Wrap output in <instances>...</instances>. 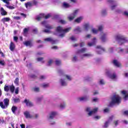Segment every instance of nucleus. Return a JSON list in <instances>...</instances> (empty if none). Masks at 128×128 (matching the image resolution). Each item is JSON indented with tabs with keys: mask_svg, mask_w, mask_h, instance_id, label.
I'll return each mask as SVG.
<instances>
[{
	"mask_svg": "<svg viewBox=\"0 0 128 128\" xmlns=\"http://www.w3.org/2000/svg\"><path fill=\"white\" fill-rule=\"evenodd\" d=\"M115 40H116L120 46H122L124 44L128 42V38L122 34H118L116 35L115 36Z\"/></svg>",
	"mask_w": 128,
	"mask_h": 128,
	"instance_id": "1",
	"label": "nucleus"
},
{
	"mask_svg": "<svg viewBox=\"0 0 128 128\" xmlns=\"http://www.w3.org/2000/svg\"><path fill=\"white\" fill-rule=\"evenodd\" d=\"M70 30H72V28L70 27L64 29L62 27L59 26L56 28V32L60 33L59 36H60V38H64L66 36V34Z\"/></svg>",
	"mask_w": 128,
	"mask_h": 128,
	"instance_id": "2",
	"label": "nucleus"
},
{
	"mask_svg": "<svg viewBox=\"0 0 128 128\" xmlns=\"http://www.w3.org/2000/svg\"><path fill=\"white\" fill-rule=\"evenodd\" d=\"M122 98L118 95H114L111 98V102L110 103V106H112L114 104H120Z\"/></svg>",
	"mask_w": 128,
	"mask_h": 128,
	"instance_id": "3",
	"label": "nucleus"
},
{
	"mask_svg": "<svg viewBox=\"0 0 128 128\" xmlns=\"http://www.w3.org/2000/svg\"><path fill=\"white\" fill-rule=\"evenodd\" d=\"M86 110L88 112V116H92V114H94L98 112V108H96L92 110V108L87 107L86 109Z\"/></svg>",
	"mask_w": 128,
	"mask_h": 128,
	"instance_id": "4",
	"label": "nucleus"
},
{
	"mask_svg": "<svg viewBox=\"0 0 128 128\" xmlns=\"http://www.w3.org/2000/svg\"><path fill=\"white\" fill-rule=\"evenodd\" d=\"M58 74H60V76H63L64 78H66V80L70 82L72 80V78L70 75L64 74V72L62 69H59L58 70Z\"/></svg>",
	"mask_w": 128,
	"mask_h": 128,
	"instance_id": "5",
	"label": "nucleus"
},
{
	"mask_svg": "<svg viewBox=\"0 0 128 128\" xmlns=\"http://www.w3.org/2000/svg\"><path fill=\"white\" fill-rule=\"evenodd\" d=\"M9 102L10 100L8 98H6L4 99V102H0V108H2L3 110H6V108H7L8 106Z\"/></svg>",
	"mask_w": 128,
	"mask_h": 128,
	"instance_id": "6",
	"label": "nucleus"
},
{
	"mask_svg": "<svg viewBox=\"0 0 128 128\" xmlns=\"http://www.w3.org/2000/svg\"><path fill=\"white\" fill-rule=\"evenodd\" d=\"M46 24L47 22L46 21H44L42 23V26H44L45 28H48V29L44 30H43V32H46V34H50V30H52V28H53V27L52 26Z\"/></svg>",
	"mask_w": 128,
	"mask_h": 128,
	"instance_id": "7",
	"label": "nucleus"
},
{
	"mask_svg": "<svg viewBox=\"0 0 128 128\" xmlns=\"http://www.w3.org/2000/svg\"><path fill=\"white\" fill-rule=\"evenodd\" d=\"M14 85H5L4 87V92H8V90H10V92L14 94Z\"/></svg>",
	"mask_w": 128,
	"mask_h": 128,
	"instance_id": "8",
	"label": "nucleus"
},
{
	"mask_svg": "<svg viewBox=\"0 0 128 128\" xmlns=\"http://www.w3.org/2000/svg\"><path fill=\"white\" fill-rule=\"evenodd\" d=\"M78 12H80V10L77 9L75 10L73 12V14H71L70 15L68 16V20H70V22H71V20H74V18H76V14H78Z\"/></svg>",
	"mask_w": 128,
	"mask_h": 128,
	"instance_id": "9",
	"label": "nucleus"
},
{
	"mask_svg": "<svg viewBox=\"0 0 128 128\" xmlns=\"http://www.w3.org/2000/svg\"><path fill=\"white\" fill-rule=\"evenodd\" d=\"M106 2L108 4H112L110 8L112 10H114L118 6V3L116 1H114L113 0H106Z\"/></svg>",
	"mask_w": 128,
	"mask_h": 128,
	"instance_id": "10",
	"label": "nucleus"
},
{
	"mask_svg": "<svg viewBox=\"0 0 128 128\" xmlns=\"http://www.w3.org/2000/svg\"><path fill=\"white\" fill-rule=\"evenodd\" d=\"M106 74L110 78H111V80H116V78H118V76H116V74H110V70H106Z\"/></svg>",
	"mask_w": 128,
	"mask_h": 128,
	"instance_id": "11",
	"label": "nucleus"
},
{
	"mask_svg": "<svg viewBox=\"0 0 128 128\" xmlns=\"http://www.w3.org/2000/svg\"><path fill=\"white\" fill-rule=\"evenodd\" d=\"M3 2L6 4L5 6L9 10H14L15 8L14 6H10V2L12 0H1Z\"/></svg>",
	"mask_w": 128,
	"mask_h": 128,
	"instance_id": "12",
	"label": "nucleus"
},
{
	"mask_svg": "<svg viewBox=\"0 0 128 128\" xmlns=\"http://www.w3.org/2000/svg\"><path fill=\"white\" fill-rule=\"evenodd\" d=\"M51 16H52V14H48L46 16L44 14H41L36 17V19L37 20H40L42 18H45L47 19V18H50Z\"/></svg>",
	"mask_w": 128,
	"mask_h": 128,
	"instance_id": "13",
	"label": "nucleus"
},
{
	"mask_svg": "<svg viewBox=\"0 0 128 128\" xmlns=\"http://www.w3.org/2000/svg\"><path fill=\"white\" fill-rule=\"evenodd\" d=\"M112 118H113L112 116L110 117L108 120L104 123V124L103 125L102 128H108V126H110V124L112 122Z\"/></svg>",
	"mask_w": 128,
	"mask_h": 128,
	"instance_id": "14",
	"label": "nucleus"
},
{
	"mask_svg": "<svg viewBox=\"0 0 128 128\" xmlns=\"http://www.w3.org/2000/svg\"><path fill=\"white\" fill-rule=\"evenodd\" d=\"M56 114H58V113L56 112H51L49 116H47L48 120L50 122V120H52V118H54Z\"/></svg>",
	"mask_w": 128,
	"mask_h": 128,
	"instance_id": "15",
	"label": "nucleus"
},
{
	"mask_svg": "<svg viewBox=\"0 0 128 128\" xmlns=\"http://www.w3.org/2000/svg\"><path fill=\"white\" fill-rule=\"evenodd\" d=\"M44 42H51V44H56L58 42V40H56L52 38H47L44 39Z\"/></svg>",
	"mask_w": 128,
	"mask_h": 128,
	"instance_id": "16",
	"label": "nucleus"
},
{
	"mask_svg": "<svg viewBox=\"0 0 128 128\" xmlns=\"http://www.w3.org/2000/svg\"><path fill=\"white\" fill-rule=\"evenodd\" d=\"M90 99V97L88 96H82L81 97H79L78 98V100H80V102H88V100Z\"/></svg>",
	"mask_w": 128,
	"mask_h": 128,
	"instance_id": "17",
	"label": "nucleus"
},
{
	"mask_svg": "<svg viewBox=\"0 0 128 128\" xmlns=\"http://www.w3.org/2000/svg\"><path fill=\"white\" fill-rule=\"evenodd\" d=\"M121 94H122L124 100H128V92L123 90L121 91Z\"/></svg>",
	"mask_w": 128,
	"mask_h": 128,
	"instance_id": "18",
	"label": "nucleus"
},
{
	"mask_svg": "<svg viewBox=\"0 0 128 128\" xmlns=\"http://www.w3.org/2000/svg\"><path fill=\"white\" fill-rule=\"evenodd\" d=\"M96 48V51L97 52L98 54H102V52H104L105 50L104 48H102L100 46H97Z\"/></svg>",
	"mask_w": 128,
	"mask_h": 128,
	"instance_id": "19",
	"label": "nucleus"
},
{
	"mask_svg": "<svg viewBox=\"0 0 128 128\" xmlns=\"http://www.w3.org/2000/svg\"><path fill=\"white\" fill-rule=\"evenodd\" d=\"M34 4H36V0L26 3L25 6L28 8V6H34Z\"/></svg>",
	"mask_w": 128,
	"mask_h": 128,
	"instance_id": "20",
	"label": "nucleus"
},
{
	"mask_svg": "<svg viewBox=\"0 0 128 128\" xmlns=\"http://www.w3.org/2000/svg\"><path fill=\"white\" fill-rule=\"evenodd\" d=\"M59 82L62 86H68V82H66V81L65 78H61L59 81Z\"/></svg>",
	"mask_w": 128,
	"mask_h": 128,
	"instance_id": "21",
	"label": "nucleus"
},
{
	"mask_svg": "<svg viewBox=\"0 0 128 128\" xmlns=\"http://www.w3.org/2000/svg\"><path fill=\"white\" fill-rule=\"evenodd\" d=\"M24 104H26V106H28L29 108L34 106V104H32V102L28 99H25L24 100Z\"/></svg>",
	"mask_w": 128,
	"mask_h": 128,
	"instance_id": "22",
	"label": "nucleus"
},
{
	"mask_svg": "<svg viewBox=\"0 0 128 128\" xmlns=\"http://www.w3.org/2000/svg\"><path fill=\"white\" fill-rule=\"evenodd\" d=\"M96 38H93V39L92 40V42H89L88 44V46H95L96 44Z\"/></svg>",
	"mask_w": 128,
	"mask_h": 128,
	"instance_id": "23",
	"label": "nucleus"
},
{
	"mask_svg": "<svg viewBox=\"0 0 128 128\" xmlns=\"http://www.w3.org/2000/svg\"><path fill=\"white\" fill-rule=\"evenodd\" d=\"M101 35L102 36L100 37V39L102 40V42H106V36H108V33H102Z\"/></svg>",
	"mask_w": 128,
	"mask_h": 128,
	"instance_id": "24",
	"label": "nucleus"
},
{
	"mask_svg": "<svg viewBox=\"0 0 128 128\" xmlns=\"http://www.w3.org/2000/svg\"><path fill=\"white\" fill-rule=\"evenodd\" d=\"M24 116L26 118H32V116L30 114V112L28 111H26L24 112Z\"/></svg>",
	"mask_w": 128,
	"mask_h": 128,
	"instance_id": "25",
	"label": "nucleus"
},
{
	"mask_svg": "<svg viewBox=\"0 0 128 128\" xmlns=\"http://www.w3.org/2000/svg\"><path fill=\"white\" fill-rule=\"evenodd\" d=\"M24 46H32V41H26L24 42Z\"/></svg>",
	"mask_w": 128,
	"mask_h": 128,
	"instance_id": "26",
	"label": "nucleus"
},
{
	"mask_svg": "<svg viewBox=\"0 0 128 128\" xmlns=\"http://www.w3.org/2000/svg\"><path fill=\"white\" fill-rule=\"evenodd\" d=\"M113 64L114 66H116V68H120V66H121L120 63V62H118V61L117 60H114Z\"/></svg>",
	"mask_w": 128,
	"mask_h": 128,
	"instance_id": "27",
	"label": "nucleus"
},
{
	"mask_svg": "<svg viewBox=\"0 0 128 128\" xmlns=\"http://www.w3.org/2000/svg\"><path fill=\"white\" fill-rule=\"evenodd\" d=\"M16 48V46L14 45V44L12 42H10V50L12 52H14V48Z\"/></svg>",
	"mask_w": 128,
	"mask_h": 128,
	"instance_id": "28",
	"label": "nucleus"
},
{
	"mask_svg": "<svg viewBox=\"0 0 128 128\" xmlns=\"http://www.w3.org/2000/svg\"><path fill=\"white\" fill-rule=\"evenodd\" d=\"M66 102H63L62 103H60L59 106V108H60V110H64V108H66Z\"/></svg>",
	"mask_w": 128,
	"mask_h": 128,
	"instance_id": "29",
	"label": "nucleus"
},
{
	"mask_svg": "<svg viewBox=\"0 0 128 128\" xmlns=\"http://www.w3.org/2000/svg\"><path fill=\"white\" fill-rule=\"evenodd\" d=\"M74 32L76 34H78V32H82V29L80 26H78L74 29Z\"/></svg>",
	"mask_w": 128,
	"mask_h": 128,
	"instance_id": "30",
	"label": "nucleus"
},
{
	"mask_svg": "<svg viewBox=\"0 0 128 128\" xmlns=\"http://www.w3.org/2000/svg\"><path fill=\"white\" fill-rule=\"evenodd\" d=\"M82 20H84V17L82 16H81L77 18L76 19L74 20V22H75L80 24V22H82Z\"/></svg>",
	"mask_w": 128,
	"mask_h": 128,
	"instance_id": "31",
	"label": "nucleus"
},
{
	"mask_svg": "<svg viewBox=\"0 0 128 128\" xmlns=\"http://www.w3.org/2000/svg\"><path fill=\"white\" fill-rule=\"evenodd\" d=\"M0 10L2 16H6V14H8V12L4 9V8H1Z\"/></svg>",
	"mask_w": 128,
	"mask_h": 128,
	"instance_id": "32",
	"label": "nucleus"
},
{
	"mask_svg": "<svg viewBox=\"0 0 128 128\" xmlns=\"http://www.w3.org/2000/svg\"><path fill=\"white\" fill-rule=\"evenodd\" d=\"M10 18H4L2 19V22L5 24L6 22H10Z\"/></svg>",
	"mask_w": 128,
	"mask_h": 128,
	"instance_id": "33",
	"label": "nucleus"
},
{
	"mask_svg": "<svg viewBox=\"0 0 128 128\" xmlns=\"http://www.w3.org/2000/svg\"><path fill=\"white\" fill-rule=\"evenodd\" d=\"M41 86L44 88H48V86H50V84L48 83H43L41 84Z\"/></svg>",
	"mask_w": 128,
	"mask_h": 128,
	"instance_id": "34",
	"label": "nucleus"
},
{
	"mask_svg": "<svg viewBox=\"0 0 128 128\" xmlns=\"http://www.w3.org/2000/svg\"><path fill=\"white\" fill-rule=\"evenodd\" d=\"M84 28L85 29V30H88V28H90V24L87 23L84 25Z\"/></svg>",
	"mask_w": 128,
	"mask_h": 128,
	"instance_id": "35",
	"label": "nucleus"
},
{
	"mask_svg": "<svg viewBox=\"0 0 128 128\" xmlns=\"http://www.w3.org/2000/svg\"><path fill=\"white\" fill-rule=\"evenodd\" d=\"M92 34H98V30L96 29V28H92Z\"/></svg>",
	"mask_w": 128,
	"mask_h": 128,
	"instance_id": "36",
	"label": "nucleus"
},
{
	"mask_svg": "<svg viewBox=\"0 0 128 128\" xmlns=\"http://www.w3.org/2000/svg\"><path fill=\"white\" fill-rule=\"evenodd\" d=\"M118 52H120V54H126V50H124V48H120Z\"/></svg>",
	"mask_w": 128,
	"mask_h": 128,
	"instance_id": "37",
	"label": "nucleus"
},
{
	"mask_svg": "<svg viewBox=\"0 0 128 128\" xmlns=\"http://www.w3.org/2000/svg\"><path fill=\"white\" fill-rule=\"evenodd\" d=\"M90 56H92V54H85L82 56V58H90Z\"/></svg>",
	"mask_w": 128,
	"mask_h": 128,
	"instance_id": "38",
	"label": "nucleus"
},
{
	"mask_svg": "<svg viewBox=\"0 0 128 128\" xmlns=\"http://www.w3.org/2000/svg\"><path fill=\"white\" fill-rule=\"evenodd\" d=\"M86 48H82L80 50L78 51L79 54H80L82 52H86Z\"/></svg>",
	"mask_w": 128,
	"mask_h": 128,
	"instance_id": "39",
	"label": "nucleus"
},
{
	"mask_svg": "<svg viewBox=\"0 0 128 128\" xmlns=\"http://www.w3.org/2000/svg\"><path fill=\"white\" fill-rule=\"evenodd\" d=\"M17 108L15 106H13L12 108V110L13 112V114H15L16 110H17Z\"/></svg>",
	"mask_w": 128,
	"mask_h": 128,
	"instance_id": "40",
	"label": "nucleus"
},
{
	"mask_svg": "<svg viewBox=\"0 0 128 128\" xmlns=\"http://www.w3.org/2000/svg\"><path fill=\"white\" fill-rule=\"evenodd\" d=\"M38 62H44V58H37Z\"/></svg>",
	"mask_w": 128,
	"mask_h": 128,
	"instance_id": "41",
	"label": "nucleus"
},
{
	"mask_svg": "<svg viewBox=\"0 0 128 128\" xmlns=\"http://www.w3.org/2000/svg\"><path fill=\"white\" fill-rule=\"evenodd\" d=\"M53 63H54V60L50 59L48 62V66H52V64Z\"/></svg>",
	"mask_w": 128,
	"mask_h": 128,
	"instance_id": "42",
	"label": "nucleus"
},
{
	"mask_svg": "<svg viewBox=\"0 0 128 128\" xmlns=\"http://www.w3.org/2000/svg\"><path fill=\"white\" fill-rule=\"evenodd\" d=\"M18 82H19V79L18 78H16V80H14V84L16 85V86H18Z\"/></svg>",
	"mask_w": 128,
	"mask_h": 128,
	"instance_id": "43",
	"label": "nucleus"
},
{
	"mask_svg": "<svg viewBox=\"0 0 128 128\" xmlns=\"http://www.w3.org/2000/svg\"><path fill=\"white\" fill-rule=\"evenodd\" d=\"M59 22H60V24H66V21L64 20H60L59 21Z\"/></svg>",
	"mask_w": 128,
	"mask_h": 128,
	"instance_id": "44",
	"label": "nucleus"
},
{
	"mask_svg": "<svg viewBox=\"0 0 128 128\" xmlns=\"http://www.w3.org/2000/svg\"><path fill=\"white\" fill-rule=\"evenodd\" d=\"M42 98H43L42 96H40L39 97H38L36 98V102H40V100H42Z\"/></svg>",
	"mask_w": 128,
	"mask_h": 128,
	"instance_id": "45",
	"label": "nucleus"
},
{
	"mask_svg": "<svg viewBox=\"0 0 128 128\" xmlns=\"http://www.w3.org/2000/svg\"><path fill=\"white\" fill-rule=\"evenodd\" d=\"M62 64V62H60V60H56V66H60V64Z\"/></svg>",
	"mask_w": 128,
	"mask_h": 128,
	"instance_id": "46",
	"label": "nucleus"
},
{
	"mask_svg": "<svg viewBox=\"0 0 128 128\" xmlns=\"http://www.w3.org/2000/svg\"><path fill=\"white\" fill-rule=\"evenodd\" d=\"M70 40H72V42H76L77 40L76 38V37H74V36H72L70 38Z\"/></svg>",
	"mask_w": 128,
	"mask_h": 128,
	"instance_id": "47",
	"label": "nucleus"
},
{
	"mask_svg": "<svg viewBox=\"0 0 128 128\" xmlns=\"http://www.w3.org/2000/svg\"><path fill=\"white\" fill-rule=\"evenodd\" d=\"M101 13L102 16H106V10H102Z\"/></svg>",
	"mask_w": 128,
	"mask_h": 128,
	"instance_id": "48",
	"label": "nucleus"
},
{
	"mask_svg": "<svg viewBox=\"0 0 128 128\" xmlns=\"http://www.w3.org/2000/svg\"><path fill=\"white\" fill-rule=\"evenodd\" d=\"M34 92H40V88L38 87H35L33 88Z\"/></svg>",
	"mask_w": 128,
	"mask_h": 128,
	"instance_id": "49",
	"label": "nucleus"
},
{
	"mask_svg": "<svg viewBox=\"0 0 128 128\" xmlns=\"http://www.w3.org/2000/svg\"><path fill=\"white\" fill-rule=\"evenodd\" d=\"M13 100L14 102H15V104H16V102H20V98H14Z\"/></svg>",
	"mask_w": 128,
	"mask_h": 128,
	"instance_id": "50",
	"label": "nucleus"
},
{
	"mask_svg": "<svg viewBox=\"0 0 128 128\" xmlns=\"http://www.w3.org/2000/svg\"><path fill=\"white\" fill-rule=\"evenodd\" d=\"M63 6H64V8H70V4H68L66 2H64Z\"/></svg>",
	"mask_w": 128,
	"mask_h": 128,
	"instance_id": "51",
	"label": "nucleus"
},
{
	"mask_svg": "<svg viewBox=\"0 0 128 128\" xmlns=\"http://www.w3.org/2000/svg\"><path fill=\"white\" fill-rule=\"evenodd\" d=\"M99 84H104L105 82H104V80H100L99 81Z\"/></svg>",
	"mask_w": 128,
	"mask_h": 128,
	"instance_id": "52",
	"label": "nucleus"
},
{
	"mask_svg": "<svg viewBox=\"0 0 128 128\" xmlns=\"http://www.w3.org/2000/svg\"><path fill=\"white\" fill-rule=\"evenodd\" d=\"M123 14L126 18H128V11H124L123 13Z\"/></svg>",
	"mask_w": 128,
	"mask_h": 128,
	"instance_id": "53",
	"label": "nucleus"
},
{
	"mask_svg": "<svg viewBox=\"0 0 128 128\" xmlns=\"http://www.w3.org/2000/svg\"><path fill=\"white\" fill-rule=\"evenodd\" d=\"M72 124V122H66V126H70Z\"/></svg>",
	"mask_w": 128,
	"mask_h": 128,
	"instance_id": "54",
	"label": "nucleus"
},
{
	"mask_svg": "<svg viewBox=\"0 0 128 128\" xmlns=\"http://www.w3.org/2000/svg\"><path fill=\"white\" fill-rule=\"evenodd\" d=\"M76 60H78V58L76 56H74L72 58V61L74 62H76Z\"/></svg>",
	"mask_w": 128,
	"mask_h": 128,
	"instance_id": "55",
	"label": "nucleus"
},
{
	"mask_svg": "<svg viewBox=\"0 0 128 128\" xmlns=\"http://www.w3.org/2000/svg\"><path fill=\"white\" fill-rule=\"evenodd\" d=\"M104 30V27L102 26H99L98 28V31L100 30V32H102Z\"/></svg>",
	"mask_w": 128,
	"mask_h": 128,
	"instance_id": "56",
	"label": "nucleus"
},
{
	"mask_svg": "<svg viewBox=\"0 0 128 128\" xmlns=\"http://www.w3.org/2000/svg\"><path fill=\"white\" fill-rule=\"evenodd\" d=\"M92 102H98V98H93Z\"/></svg>",
	"mask_w": 128,
	"mask_h": 128,
	"instance_id": "57",
	"label": "nucleus"
},
{
	"mask_svg": "<svg viewBox=\"0 0 128 128\" xmlns=\"http://www.w3.org/2000/svg\"><path fill=\"white\" fill-rule=\"evenodd\" d=\"M100 116H94V119L96 120H100Z\"/></svg>",
	"mask_w": 128,
	"mask_h": 128,
	"instance_id": "58",
	"label": "nucleus"
},
{
	"mask_svg": "<svg viewBox=\"0 0 128 128\" xmlns=\"http://www.w3.org/2000/svg\"><path fill=\"white\" fill-rule=\"evenodd\" d=\"M92 38V34H88L86 36V38Z\"/></svg>",
	"mask_w": 128,
	"mask_h": 128,
	"instance_id": "59",
	"label": "nucleus"
},
{
	"mask_svg": "<svg viewBox=\"0 0 128 128\" xmlns=\"http://www.w3.org/2000/svg\"><path fill=\"white\" fill-rule=\"evenodd\" d=\"M18 90H19V88L18 87L16 88L15 90V94H18Z\"/></svg>",
	"mask_w": 128,
	"mask_h": 128,
	"instance_id": "60",
	"label": "nucleus"
},
{
	"mask_svg": "<svg viewBox=\"0 0 128 128\" xmlns=\"http://www.w3.org/2000/svg\"><path fill=\"white\" fill-rule=\"evenodd\" d=\"M14 19L16 20H20V16H14Z\"/></svg>",
	"mask_w": 128,
	"mask_h": 128,
	"instance_id": "61",
	"label": "nucleus"
},
{
	"mask_svg": "<svg viewBox=\"0 0 128 128\" xmlns=\"http://www.w3.org/2000/svg\"><path fill=\"white\" fill-rule=\"evenodd\" d=\"M114 124L115 126H118V120L115 121L114 122Z\"/></svg>",
	"mask_w": 128,
	"mask_h": 128,
	"instance_id": "62",
	"label": "nucleus"
},
{
	"mask_svg": "<svg viewBox=\"0 0 128 128\" xmlns=\"http://www.w3.org/2000/svg\"><path fill=\"white\" fill-rule=\"evenodd\" d=\"M0 64H1V66H4V61L0 60Z\"/></svg>",
	"mask_w": 128,
	"mask_h": 128,
	"instance_id": "63",
	"label": "nucleus"
},
{
	"mask_svg": "<svg viewBox=\"0 0 128 128\" xmlns=\"http://www.w3.org/2000/svg\"><path fill=\"white\" fill-rule=\"evenodd\" d=\"M44 78H46V76H40V80H44Z\"/></svg>",
	"mask_w": 128,
	"mask_h": 128,
	"instance_id": "64",
	"label": "nucleus"
}]
</instances>
